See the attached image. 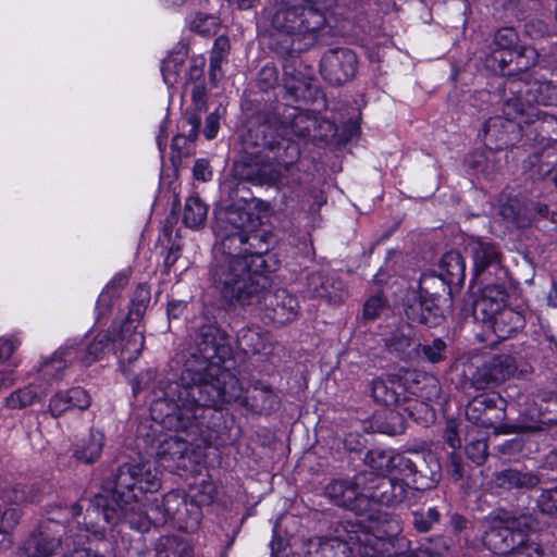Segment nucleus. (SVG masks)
I'll list each match as a JSON object with an SVG mask.
<instances>
[{"mask_svg":"<svg viewBox=\"0 0 557 557\" xmlns=\"http://www.w3.org/2000/svg\"><path fill=\"white\" fill-rule=\"evenodd\" d=\"M496 484L506 490L527 487L531 488L539 484L540 479L532 472H522L515 469H507L496 474Z\"/></svg>","mask_w":557,"mask_h":557,"instance_id":"34","label":"nucleus"},{"mask_svg":"<svg viewBox=\"0 0 557 557\" xmlns=\"http://www.w3.org/2000/svg\"><path fill=\"white\" fill-rule=\"evenodd\" d=\"M263 314V319L277 325L294 321L299 312V304L293 294L285 288L261 292V301L253 305Z\"/></svg>","mask_w":557,"mask_h":557,"instance_id":"10","label":"nucleus"},{"mask_svg":"<svg viewBox=\"0 0 557 557\" xmlns=\"http://www.w3.org/2000/svg\"><path fill=\"white\" fill-rule=\"evenodd\" d=\"M131 274H132V271L129 269H126V270L117 273L108 283V285L104 288L116 293V297H120L121 290L124 289L128 285Z\"/></svg>","mask_w":557,"mask_h":557,"instance_id":"61","label":"nucleus"},{"mask_svg":"<svg viewBox=\"0 0 557 557\" xmlns=\"http://www.w3.org/2000/svg\"><path fill=\"white\" fill-rule=\"evenodd\" d=\"M244 405L258 414H269L278 409L281 399L274 389L260 381L250 385Z\"/></svg>","mask_w":557,"mask_h":557,"instance_id":"24","label":"nucleus"},{"mask_svg":"<svg viewBox=\"0 0 557 557\" xmlns=\"http://www.w3.org/2000/svg\"><path fill=\"white\" fill-rule=\"evenodd\" d=\"M383 309V299L380 296H372L364 304L363 315L366 319L374 320Z\"/></svg>","mask_w":557,"mask_h":557,"instance_id":"60","label":"nucleus"},{"mask_svg":"<svg viewBox=\"0 0 557 557\" xmlns=\"http://www.w3.org/2000/svg\"><path fill=\"white\" fill-rule=\"evenodd\" d=\"M232 354L228 334L214 323L197 329L187 348L180 379L152 401L151 419L173 431L198 430L210 409L242 397L238 379L220 367Z\"/></svg>","mask_w":557,"mask_h":557,"instance_id":"1","label":"nucleus"},{"mask_svg":"<svg viewBox=\"0 0 557 557\" xmlns=\"http://www.w3.org/2000/svg\"><path fill=\"white\" fill-rule=\"evenodd\" d=\"M290 165H274L270 162L268 156L260 154L258 151L244 152L243 156L233 163V176L239 181L249 182L256 185H284L282 170H289Z\"/></svg>","mask_w":557,"mask_h":557,"instance_id":"7","label":"nucleus"},{"mask_svg":"<svg viewBox=\"0 0 557 557\" xmlns=\"http://www.w3.org/2000/svg\"><path fill=\"white\" fill-rule=\"evenodd\" d=\"M189 57V40L182 38L162 59L160 70H181Z\"/></svg>","mask_w":557,"mask_h":557,"instance_id":"43","label":"nucleus"},{"mask_svg":"<svg viewBox=\"0 0 557 557\" xmlns=\"http://www.w3.org/2000/svg\"><path fill=\"white\" fill-rule=\"evenodd\" d=\"M161 506L164 507L166 522L175 520L181 527L186 523L185 512L188 511V508L184 496L176 492H170L161 498Z\"/></svg>","mask_w":557,"mask_h":557,"instance_id":"40","label":"nucleus"},{"mask_svg":"<svg viewBox=\"0 0 557 557\" xmlns=\"http://www.w3.org/2000/svg\"><path fill=\"white\" fill-rule=\"evenodd\" d=\"M150 289L146 284H139L134 290L131 307L125 320L139 323L150 304Z\"/></svg>","mask_w":557,"mask_h":557,"instance_id":"42","label":"nucleus"},{"mask_svg":"<svg viewBox=\"0 0 557 557\" xmlns=\"http://www.w3.org/2000/svg\"><path fill=\"white\" fill-rule=\"evenodd\" d=\"M396 385H403V391L398 393L397 406L416 421V411L418 409V373L414 370H406L401 376L396 379Z\"/></svg>","mask_w":557,"mask_h":557,"instance_id":"31","label":"nucleus"},{"mask_svg":"<svg viewBox=\"0 0 557 557\" xmlns=\"http://www.w3.org/2000/svg\"><path fill=\"white\" fill-rule=\"evenodd\" d=\"M302 292L310 298H324L332 305L342 304L348 297L343 281L335 274L323 271L310 273Z\"/></svg>","mask_w":557,"mask_h":557,"instance_id":"15","label":"nucleus"},{"mask_svg":"<svg viewBox=\"0 0 557 557\" xmlns=\"http://www.w3.org/2000/svg\"><path fill=\"white\" fill-rule=\"evenodd\" d=\"M362 474L364 475L362 493L368 499L366 516L369 518H372L371 511L374 505L393 506L405 497V490L400 482H395L386 475H374L373 472Z\"/></svg>","mask_w":557,"mask_h":557,"instance_id":"13","label":"nucleus"},{"mask_svg":"<svg viewBox=\"0 0 557 557\" xmlns=\"http://www.w3.org/2000/svg\"><path fill=\"white\" fill-rule=\"evenodd\" d=\"M483 323L498 339H506L524 325V317L512 308L505 307Z\"/></svg>","mask_w":557,"mask_h":557,"instance_id":"27","label":"nucleus"},{"mask_svg":"<svg viewBox=\"0 0 557 557\" xmlns=\"http://www.w3.org/2000/svg\"><path fill=\"white\" fill-rule=\"evenodd\" d=\"M433 275L441 278L444 292L447 289L445 285L462 284L466 277V263L462 256L455 250L444 253Z\"/></svg>","mask_w":557,"mask_h":557,"instance_id":"25","label":"nucleus"},{"mask_svg":"<svg viewBox=\"0 0 557 557\" xmlns=\"http://www.w3.org/2000/svg\"><path fill=\"white\" fill-rule=\"evenodd\" d=\"M423 462L425 463L426 470L420 468V479H424L425 482L420 483L422 488L434 487L442 476V467L438 458L431 451L422 454Z\"/></svg>","mask_w":557,"mask_h":557,"instance_id":"44","label":"nucleus"},{"mask_svg":"<svg viewBox=\"0 0 557 557\" xmlns=\"http://www.w3.org/2000/svg\"><path fill=\"white\" fill-rule=\"evenodd\" d=\"M537 507L543 513H557V486L544 490L537 498Z\"/></svg>","mask_w":557,"mask_h":557,"instance_id":"53","label":"nucleus"},{"mask_svg":"<svg viewBox=\"0 0 557 557\" xmlns=\"http://www.w3.org/2000/svg\"><path fill=\"white\" fill-rule=\"evenodd\" d=\"M466 454L474 463L481 465L487 457V443L484 438L475 440L467 444Z\"/></svg>","mask_w":557,"mask_h":557,"instance_id":"54","label":"nucleus"},{"mask_svg":"<svg viewBox=\"0 0 557 557\" xmlns=\"http://www.w3.org/2000/svg\"><path fill=\"white\" fill-rule=\"evenodd\" d=\"M220 27V20L211 14L198 12L189 22V29L203 37L215 35Z\"/></svg>","mask_w":557,"mask_h":557,"instance_id":"48","label":"nucleus"},{"mask_svg":"<svg viewBox=\"0 0 557 557\" xmlns=\"http://www.w3.org/2000/svg\"><path fill=\"white\" fill-rule=\"evenodd\" d=\"M364 536H373L366 532L355 530V525L346 522H338L333 530V540L345 542L348 546H364Z\"/></svg>","mask_w":557,"mask_h":557,"instance_id":"45","label":"nucleus"},{"mask_svg":"<svg viewBox=\"0 0 557 557\" xmlns=\"http://www.w3.org/2000/svg\"><path fill=\"white\" fill-rule=\"evenodd\" d=\"M450 304V299L444 295L430 294L420 287V323L429 326L441 325L445 320L444 306Z\"/></svg>","mask_w":557,"mask_h":557,"instance_id":"26","label":"nucleus"},{"mask_svg":"<svg viewBox=\"0 0 557 557\" xmlns=\"http://www.w3.org/2000/svg\"><path fill=\"white\" fill-rule=\"evenodd\" d=\"M258 219L242 207L230 206L221 209L216 215L215 230L253 234Z\"/></svg>","mask_w":557,"mask_h":557,"instance_id":"23","label":"nucleus"},{"mask_svg":"<svg viewBox=\"0 0 557 557\" xmlns=\"http://www.w3.org/2000/svg\"><path fill=\"white\" fill-rule=\"evenodd\" d=\"M364 460L376 472L374 475H385L393 468V457L380 448L371 449Z\"/></svg>","mask_w":557,"mask_h":557,"instance_id":"50","label":"nucleus"},{"mask_svg":"<svg viewBox=\"0 0 557 557\" xmlns=\"http://www.w3.org/2000/svg\"><path fill=\"white\" fill-rule=\"evenodd\" d=\"M191 99L194 103V109L186 110L185 112V121L190 128L186 135L175 136L171 145L172 150L177 151L178 154L181 151V140L188 139L189 141L193 143L198 138L201 123V113L207 110L206 88L202 85H196L191 90Z\"/></svg>","mask_w":557,"mask_h":557,"instance_id":"22","label":"nucleus"},{"mask_svg":"<svg viewBox=\"0 0 557 557\" xmlns=\"http://www.w3.org/2000/svg\"><path fill=\"white\" fill-rule=\"evenodd\" d=\"M276 114L262 123L252 124L242 136L243 151L273 150L281 146L278 133L275 132Z\"/></svg>","mask_w":557,"mask_h":557,"instance_id":"17","label":"nucleus"},{"mask_svg":"<svg viewBox=\"0 0 557 557\" xmlns=\"http://www.w3.org/2000/svg\"><path fill=\"white\" fill-rule=\"evenodd\" d=\"M469 247L476 280L488 282L494 277L496 281H508V270L503 265L502 253L495 245L478 239L471 242Z\"/></svg>","mask_w":557,"mask_h":557,"instance_id":"11","label":"nucleus"},{"mask_svg":"<svg viewBox=\"0 0 557 557\" xmlns=\"http://www.w3.org/2000/svg\"><path fill=\"white\" fill-rule=\"evenodd\" d=\"M296 108L278 106L274 113L276 114L275 132L278 133L281 143L290 135L297 137H307L311 132L314 121L307 114L296 112Z\"/></svg>","mask_w":557,"mask_h":557,"instance_id":"19","label":"nucleus"},{"mask_svg":"<svg viewBox=\"0 0 557 557\" xmlns=\"http://www.w3.org/2000/svg\"><path fill=\"white\" fill-rule=\"evenodd\" d=\"M364 546H348L345 542L331 537L315 536L306 544L307 557H377L388 543L376 536H364Z\"/></svg>","mask_w":557,"mask_h":557,"instance_id":"8","label":"nucleus"},{"mask_svg":"<svg viewBox=\"0 0 557 557\" xmlns=\"http://www.w3.org/2000/svg\"><path fill=\"white\" fill-rule=\"evenodd\" d=\"M503 112L508 121L517 122L519 125L522 123L531 124L534 122L533 117L539 119L540 116L539 110L531 104L527 108L523 107L518 99H510L506 101Z\"/></svg>","mask_w":557,"mask_h":557,"instance_id":"41","label":"nucleus"},{"mask_svg":"<svg viewBox=\"0 0 557 557\" xmlns=\"http://www.w3.org/2000/svg\"><path fill=\"white\" fill-rule=\"evenodd\" d=\"M63 527L57 521H48L33 531L21 544L22 557H52L64 545Z\"/></svg>","mask_w":557,"mask_h":557,"instance_id":"12","label":"nucleus"},{"mask_svg":"<svg viewBox=\"0 0 557 557\" xmlns=\"http://www.w3.org/2000/svg\"><path fill=\"white\" fill-rule=\"evenodd\" d=\"M146 503L140 500V508L125 518L131 525L137 524L138 528L147 529L149 524L161 527L166 523L164 507L161 506V499L146 498Z\"/></svg>","mask_w":557,"mask_h":557,"instance_id":"28","label":"nucleus"},{"mask_svg":"<svg viewBox=\"0 0 557 557\" xmlns=\"http://www.w3.org/2000/svg\"><path fill=\"white\" fill-rule=\"evenodd\" d=\"M519 36L513 27L499 28L493 40V48L485 57L483 70H504L513 62V55L518 45Z\"/></svg>","mask_w":557,"mask_h":557,"instance_id":"16","label":"nucleus"},{"mask_svg":"<svg viewBox=\"0 0 557 557\" xmlns=\"http://www.w3.org/2000/svg\"><path fill=\"white\" fill-rule=\"evenodd\" d=\"M403 385H396V377L375 379L371 383V393L373 399L384 406H397L398 393L403 391Z\"/></svg>","mask_w":557,"mask_h":557,"instance_id":"35","label":"nucleus"},{"mask_svg":"<svg viewBox=\"0 0 557 557\" xmlns=\"http://www.w3.org/2000/svg\"><path fill=\"white\" fill-rule=\"evenodd\" d=\"M71 409L65 392H59L50 399L49 411L52 417L58 418Z\"/></svg>","mask_w":557,"mask_h":557,"instance_id":"58","label":"nucleus"},{"mask_svg":"<svg viewBox=\"0 0 557 557\" xmlns=\"http://www.w3.org/2000/svg\"><path fill=\"white\" fill-rule=\"evenodd\" d=\"M86 539L87 534L79 528H71L64 540L66 552L62 557H103L89 548L81 547Z\"/></svg>","mask_w":557,"mask_h":557,"instance_id":"39","label":"nucleus"},{"mask_svg":"<svg viewBox=\"0 0 557 557\" xmlns=\"http://www.w3.org/2000/svg\"><path fill=\"white\" fill-rule=\"evenodd\" d=\"M517 371L513 357L496 355L485 360L471 375V384L476 389L493 388L511 377Z\"/></svg>","mask_w":557,"mask_h":557,"instance_id":"14","label":"nucleus"},{"mask_svg":"<svg viewBox=\"0 0 557 557\" xmlns=\"http://www.w3.org/2000/svg\"><path fill=\"white\" fill-rule=\"evenodd\" d=\"M106 436L103 432L90 429L88 435L79 440L73 448V456L76 460L86 465L96 462L102 453Z\"/></svg>","mask_w":557,"mask_h":557,"instance_id":"29","label":"nucleus"},{"mask_svg":"<svg viewBox=\"0 0 557 557\" xmlns=\"http://www.w3.org/2000/svg\"><path fill=\"white\" fill-rule=\"evenodd\" d=\"M161 487L160 473L150 462L124 463L111 479L102 484V491L90 499L87 515H101L108 524H116L140 508V493H156Z\"/></svg>","mask_w":557,"mask_h":557,"instance_id":"3","label":"nucleus"},{"mask_svg":"<svg viewBox=\"0 0 557 557\" xmlns=\"http://www.w3.org/2000/svg\"><path fill=\"white\" fill-rule=\"evenodd\" d=\"M189 443L180 436H169L159 442L157 460L169 471L186 470L188 467Z\"/></svg>","mask_w":557,"mask_h":557,"instance_id":"20","label":"nucleus"},{"mask_svg":"<svg viewBox=\"0 0 557 557\" xmlns=\"http://www.w3.org/2000/svg\"><path fill=\"white\" fill-rule=\"evenodd\" d=\"M520 525L521 522L516 518L491 517L490 529L484 532L483 542L504 557H541L540 544L530 541L521 530H516Z\"/></svg>","mask_w":557,"mask_h":557,"instance_id":"5","label":"nucleus"},{"mask_svg":"<svg viewBox=\"0 0 557 557\" xmlns=\"http://www.w3.org/2000/svg\"><path fill=\"white\" fill-rule=\"evenodd\" d=\"M69 398L71 409L77 408L85 410L90 406V396L82 387H73L65 392Z\"/></svg>","mask_w":557,"mask_h":557,"instance_id":"55","label":"nucleus"},{"mask_svg":"<svg viewBox=\"0 0 557 557\" xmlns=\"http://www.w3.org/2000/svg\"><path fill=\"white\" fill-rule=\"evenodd\" d=\"M362 485V473L355 475L352 480L336 479L324 487V495L335 506L350 510L357 516H366L368 499L363 497Z\"/></svg>","mask_w":557,"mask_h":557,"instance_id":"9","label":"nucleus"},{"mask_svg":"<svg viewBox=\"0 0 557 557\" xmlns=\"http://www.w3.org/2000/svg\"><path fill=\"white\" fill-rule=\"evenodd\" d=\"M133 321L125 320L116 338H113V348L120 352V357L128 362L136 360L144 348L145 338L139 325H133Z\"/></svg>","mask_w":557,"mask_h":557,"instance_id":"21","label":"nucleus"},{"mask_svg":"<svg viewBox=\"0 0 557 557\" xmlns=\"http://www.w3.org/2000/svg\"><path fill=\"white\" fill-rule=\"evenodd\" d=\"M445 550L447 545L443 539H437L433 547L420 544V557H443Z\"/></svg>","mask_w":557,"mask_h":557,"instance_id":"62","label":"nucleus"},{"mask_svg":"<svg viewBox=\"0 0 557 557\" xmlns=\"http://www.w3.org/2000/svg\"><path fill=\"white\" fill-rule=\"evenodd\" d=\"M341 0H274L271 26L285 35L282 41L272 36L270 48L282 61V70H296L299 53L313 47L327 34L325 9Z\"/></svg>","mask_w":557,"mask_h":557,"instance_id":"2","label":"nucleus"},{"mask_svg":"<svg viewBox=\"0 0 557 557\" xmlns=\"http://www.w3.org/2000/svg\"><path fill=\"white\" fill-rule=\"evenodd\" d=\"M208 216V206L198 196L186 199L183 210V223L191 228L199 230L205 226Z\"/></svg>","mask_w":557,"mask_h":557,"instance_id":"36","label":"nucleus"},{"mask_svg":"<svg viewBox=\"0 0 557 557\" xmlns=\"http://www.w3.org/2000/svg\"><path fill=\"white\" fill-rule=\"evenodd\" d=\"M154 557H194L190 543L181 536H161L154 546Z\"/></svg>","mask_w":557,"mask_h":557,"instance_id":"33","label":"nucleus"},{"mask_svg":"<svg viewBox=\"0 0 557 557\" xmlns=\"http://www.w3.org/2000/svg\"><path fill=\"white\" fill-rule=\"evenodd\" d=\"M259 262L249 260L230 261L222 257L213 259L209 267L211 286L221 299L233 307H252L261 301V292L269 278L259 268Z\"/></svg>","mask_w":557,"mask_h":557,"instance_id":"4","label":"nucleus"},{"mask_svg":"<svg viewBox=\"0 0 557 557\" xmlns=\"http://www.w3.org/2000/svg\"><path fill=\"white\" fill-rule=\"evenodd\" d=\"M111 344H113V338L110 334L108 332H99L87 345L86 349L79 351V361L85 366H90L100 360L110 350Z\"/></svg>","mask_w":557,"mask_h":557,"instance_id":"37","label":"nucleus"},{"mask_svg":"<svg viewBox=\"0 0 557 557\" xmlns=\"http://www.w3.org/2000/svg\"><path fill=\"white\" fill-rule=\"evenodd\" d=\"M194 177L201 182H208L212 177L210 163L206 159H198L194 165Z\"/></svg>","mask_w":557,"mask_h":557,"instance_id":"63","label":"nucleus"},{"mask_svg":"<svg viewBox=\"0 0 557 557\" xmlns=\"http://www.w3.org/2000/svg\"><path fill=\"white\" fill-rule=\"evenodd\" d=\"M38 399V394L32 387L17 389L7 398L8 407L23 409L33 405Z\"/></svg>","mask_w":557,"mask_h":557,"instance_id":"51","label":"nucleus"},{"mask_svg":"<svg viewBox=\"0 0 557 557\" xmlns=\"http://www.w3.org/2000/svg\"><path fill=\"white\" fill-rule=\"evenodd\" d=\"M225 113V108L219 106L212 113L206 117L203 135L207 139H213L220 128V120Z\"/></svg>","mask_w":557,"mask_h":557,"instance_id":"56","label":"nucleus"},{"mask_svg":"<svg viewBox=\"0 0 557 557\" xmlns=\"http://www.w3.org/2000/svg\"><path fill=\"white\" fill-rule=\"evenodd\" d=\"M524 168L529 172L530 178L543 180L553 171V165L549 163H543L540 154H532L525 161Z\"/></svg>","mask_w":557,"mask_h":557,"instance_id":"52","label":"nucleus"},{"mask_svg":"<svg viewBox=\"0 0 557 557\" xmlns=\"http://www.w3.org/2000/svg\"><path fill=\"white\" fill-rule=\"evenodd\" d=\"M358 58L350 48L337 47L325 51L319 62V70H357Z\"/></svg>","mask_w":557,"mask_h":557,"instance_id":"32","label":"nucleus"},{"mask_svg":"<svg viewBox=\"0 0 557 557\" xmlns=\"http://www.w3.org/2000/svg\"><path fill=\"white\" fill-rule=\"evenodd\" d=\"M231 53V42L226 35L218 36L212 45L209 59L208 70H221L222 65L227 62Z\"/></svg>","mask_w":557,"mask_h":557,"instance_id":"46","label":"nucleus"},{"mask_svg":"<svg viewBox=\"0 0 557 557\" xmlns=\"http://www.w3.org/2000/svg\"><path fill=\"white\" fill-rule=\"evenodd\" d=\"M513 62V70H532L536 65H539L540 70L545 67L541 64V54L536 48L532 46H520L516 49Z\"/></svg>","mask_w":557,"mask_h":557,"instance_id":"47","label":"nucleus"},{"mask_svg":"<svg viewBox=\"0 0 557 557\" xmlns=\"http://www.w3.org/2000/svg\"><path fill=\"white\" fill-rule=\"evenodd\" d=\"M283 87L296 101H312L318 89L312 85V78L305 72H284Z\"/></svg>","mask_w":557,"mask_h":557,"instance_id":"30","label":"nucleus"},{"mask_svg":"<svg viewBox=\"0 0 557 557\" xmlns=\"http://www.w3.org/2000/svg\"><path fill=\"white\" fill-rule=\"evenodd\" d=\"M445 349V342L442 341L441 338H435L433 339L431 345L423 346V354L430 362L436 363L443 359Z\"/></svg>","mask_w":557,"mask_h":557,"instance_id":"59","label":"nucleus"},{"mask_svg":"<svg viewBox=\"0 0 557 557\" xmlns=\"http://www.w3.org/2000/svg\"><path fill=\"white\" fill-rule=\"evenodd\" d=\"M238 348L245 354H260L267 348V338L258 329L244 326L236 333Z\"/></svg>","mask_w":557,"mask_h":557,"instance_id":"38","label":"nucleus"},{"mask_svg":"<svg viewBox=\"0 0 557 557\" xmlns=\"http://www.w3.org/2000/svg\"><path fill=\"white\" fill-rule=\"evenodd\" d=\"M20 345L14 337H0V361L8 360Z\"/></svg>","mask_w":557,"mask_h":557,"instance_id":"64","label":"nucleus"},{"mask_svg":"<svg viewBox=\"0 0 557 557\" xmlns=\"http://www.w3.org/2000/svg\"><path fill=\"white\" fill-rule=\"evenodd\" d=\"M486 285L481 290L473 306V314L476 320L486 321L497 311L507 307L506 301L508 293L506 288L507 281L485 282Z\"/></svg>","mask_w":557,"mask_h":557,"instance_id":"18","label":"nucleus"},{"mask_svg":"<svg viewBox=\"0 0 557 557\" xmlns=\"http://www.w3.org/2000/svg\"><path fill=\"white\" fill-rule=\"evenodd\" d=\"M21 518L16 507L5 508L0 523V547L9 548L12 544L11 532L18 524Z\"/></svg>","mask_w":557,"mask_h":557,"instance_id":"49","label":"nucleus"},{"mask_svg":"<svg viewBox=\"0 0 557 557\" xmlns=\"http://www.w3.org/2000/svg\"><path fill=\"white\" fill-rule=\"evenodd\" d=\"M219 243L214 246L213 259L225 257L230 261L249 260L263 265L262 255L269 245L258 234L235 233L215 230Z\"/></svg>","mask_w":557,"mask_h":557,"instance_id":"6","label":"nucleus"},{"mask_svg":"<svg viewBox=\"0 0 557 557\" xmlns=\"http://www.w3.org/2000/svg\"><path fill=\"white\" fill-rule=\"evenodd\" d=\"M117 299L119 297H116V293L104 288L99 295L97 301L98 317H107L112 311V308Z\"/></svg>","mask_w":557,"mask_h":557,"instance_id":"57","label":"nucleus"}]
</instances>
